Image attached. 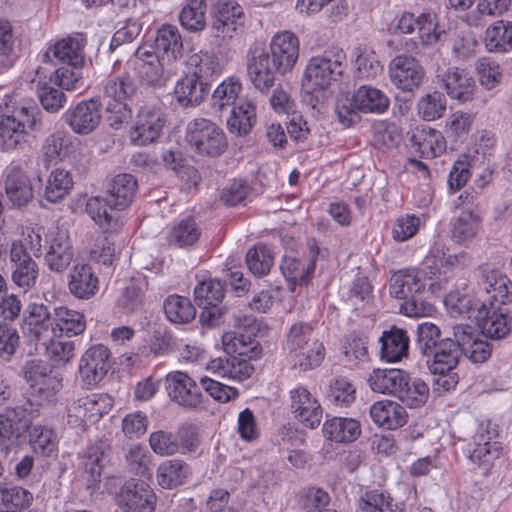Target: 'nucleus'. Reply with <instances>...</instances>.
<instances>
[{
    "instance_id": "nucleus-1",
    "label": "nucleus",
    "mask_w": 512,
    "mask_h": 512,
    "mask_svg": "<svg viewBox=\"0 0 512 512\" xmlns=\"http://www.w3.org/2000/svg\"><path fill=\"white\" fill-rule=\"evenodd\" d=\"M137 191L138 181L132 174H117L110 181L105 197L94 196L87 200L86 212L105 233L116 232L122 222L119 217L109 213L108 208L117 211L128 208Z\"/></svg>"
},
{
    "instance_id": "nucleus-2",
    "label": "nucleus",
    "mask_w": 512,
    "mask_h": 512,
    "mask_svg": "<svg viewBox=\"0 0 512 512\" xmlns=\"http://www.w3.org/2000/svg\"><path fill=\"white\" fill-rule=\"evenodd\" d=\"M390 106L386 93L370 84L340 93L335 101V114L339 123L351 127L360 121V114H384Z\"/></svg>"
},
{
    "instance_id": "nucleus-3",
    "label": "nucleus",
    "mask_w": 512,
    "mask_h": 512,
    "mask_svg": "<svg viewBox=\"0 0 512 512\" xmlns=\"http://www.w3.org/2000/svg\"><path fill=\"white\" fill-rule=\"evenodd\" d=\"M39 109L34 105H16L0 116V150L13 152L27 147L33 134L41 129Z\"/></svg>"
},
{
    "instance_id": "nucleus-4",
    "label": "nucleus",
    "mask_w": 512,
    "mask_h": 512,
    "mask_svg": "<svg viewBox=\"0 0 512 512\" xmlns=\"http://www.w3.org/2000/svg\"><path fill=\"white\" fill-rule=\"evenodd\" d=\"M346 54L333 47L310 57L301 76V87L308 94H319L330 89L344 76Z\"/></svg>"
},
{
    "instance_id": "nucleus-5",
    "label": "nucleus",
    "mask_w": 512,
    "mask_h": 512,
    "mask_svg": "<svg viewBox=\"0 0 512 512\" xmlns=\"http://www.w3.org/2000/svg\"><path fill=\"white\" fill-rule=\"evenodd\" d=\"M135 92L136 85L127 73L111 78L105 84V110L112 128L119 129L132 118V110L127 101Z\"/></svg>"
},
{
    "instance_id": "nucleus-6",
    "label": "nucleus",
    "mask_w": 512,
    "mask_h": 512,
    "mask_svg": "<svg viewBox=\"0 0 512 512\" xmlns=\"http://www.w3.org/2000/svg\"><path fill=\"white\" fill-rule=\"evenodd\" d=\"M166 115L157 105H143L137 112L128 137L134 146L143 147L155 142L162 134Z\"/></svg>"
},
{
    "instance_id": "nucleus-7",
    "label": "nucleus",
    "mask_w": 512,
    "mask_h": 512,
    "mask_svg": "<svg viewBox=\"0 0 512 512\" xmlns=\"http://www.w3.org/2000/svg\"><path fill=\"white\" fill-rule=\"evenodd\" d=\"M188 140L199 154L210 157L221 155L228 145L224 131L204 118L195 119L189 125Z\"/></svg>"
},
{
    "instance_id": "nucleus-8",
    "label": "nucleus",
    "mask_w": 512,
    "mask_h": 512,
    "mask_svg": "<svg viewBox=\"0 0 512 512\" xmlns=\"http://www.w3.org/2000/svg\"><path fill=\"white\" fill-rule=\"evenodd\" d=\"M211 31L223 42L236 37L243 27L244 10L235 0H219L212 5Z\"/></svg>"
},
{
    "instance_id": "nucleus-9",
    "label": "nucleus",
    "mask_w": 512,
    "mask_h": 512,
    "mask_svg": "<svg viewBox=\"0 0 512 512\" xmlns=\"http://www.w3.org/2000/svg\"><path fill=\"white\" fill-rule=\"evenodd\" d=\"M463 255L446 254L439 244L435 243L424 258L423 265L428 269V288L432 294H438L446 289L452 277V271L456 268Z\"/></svg>"
},
{
    "instance_id": "nucleus-10",
    "label": "nucleus",
    "mask_w": 512,
    "mask_h": 512,
    "mask_svg": "<svg viewBox=\"0 0 512 512\" xmlns=\"http://www.w3.org/2000/svg\"><path fill=\"white\" fill-rule=\"evenodd\" d=\"M503 450L496 431L479 426L466 444L464 452L472 463L488 469L503 454Z\"/></svg>"
},
{
    "instance_id": "nucleus-11",
    "label": "nucleus",
    "mask_w": 512,
    "mask_h": 512,
    "mask_svg": "<svg viewBox=\"0 0 512 512\" xmlns=\"http://www.w3.org/2000/svg\"><path fill=\"white\" fill-rule=\"evenodd\" d=\"M300 56V41L290 30L275 33L269 44V57L274 69L285 75L293 70Z\"/></svg>"
},
{
    "instance_id": "nucleus-12",
    "label": "nucleus",
    "mask_w": 512,
    "mask_h": 512,
    "mask_svg": "<svg viewBox=\"0 0 512 512\" xmlns=\"http://www.w3.org/2000/svg\"><path fill=\"white\" fill-rule=\"evenodd\" d=\"M113 404V398L105 393L81 397L68 408L69 422L76 425L95 424L111 411Z\"/></svg>"
},
{
    "instance_id": "nucleus-13",
    "label": "nucleus",
    "mask_w": 512,
    "mask_h": 512,
    "mask_svg": "<svg viewBox=\"0 0 512 512\" xmlns=\"http://www.w3.org/2000/svg\"><path fill=\"white\" fill-rule=\"evenodd\" d=\"M45 263L49 270L64 272L71 264L74 251L66 229L52 226L47 230L45 240Z\"/></svg>"
},
{
    "instance_id": "nucleus-14",
    "label": "nucleus",
    "mask_w": 512,
    "mask_h": 512,
    "mask_svg": "<svg viewBox=\"0 0 512 512\" xmlns=\"http://www.w3.org/2000/svg\"><path fill=\"white\" fill-rule=\"evenodd\" d=\"M111 352L103 344H94L81 355L78 365V375L83 385L96 386L107 375Z\"/></svg>"
},
{
    "instance_id": "nucleus-15",
    "label": "nucleus",
    "mask_w": 512,
    "mask_h": 512,
    "mask_svg": "<svg viewBox=\"0 0 512 512\" xmlns=\"http://www.w3.org/2000/svg\"><path fill=\"white\" fill-rule=\"evenodd\" d=\"M102 118V103L99 99L82 100L70 106L63 114L64 122L77 135H88L95 131Z\"/></svg>"
},
{
    "instance_id": "nucleus-16",
    "label": "nucleus",
    "mask_w": 512,
    "mask_h": 512,
    "mask_svg": "<svg viewBox=\"0 0 512 512\" xmlns=\"http://www.w3.org/2000/svg\"><path fill=\"white\" fill-rule=\"evenodd\" d=\"M290 409L294 418L304 427L317 428L322 420L323 409L315 395L303 384L289 391Z\"/></svg>"
},
{
    "instance_id": "nucleus-17",
    "label": "nucleus",
    "mask_w": 512,
    "mask_h": 512,
    "mask_svg": "<svg viewBox=\"0 0 512 512\" xmlns=\"http://www.w3.org/2000/svg\"><path fill=\"white\" fill-rule=\"evenodd\" d=\"M154 500L150 486L144 481L135 480L126 481L115 496L121 512H154Z\"/></svg>"
},
{
    "instance_id": "nucleus-18",
    "label": "nucleus",
    "mask_w": 512,
    "mask_h": 512,
    "mask_svg": "<svg viewBox=\"0 0 512 512\" xmlns=\"http://www.w3.org/2000/svg\"><path fill=\"white\" fill-rule=\"evenodd\" d=\"M388 70L393 85L404 92H413L422 84L425 77V71L420 62L405 54L395 56Z\"/></svg>"
},
{
    "instance_id": "nucleus-19",
    "label": "nucleus",
    "mask_w": 512,
    "mask_h": 512,
    "mask_svg": "<svg viewBox=\"0 0 512 512\" xmlns=\"http://www.w3.org/2000/svg\"><path fill=\"white\" fill-rule=\"evenodd\" d=\"M428 284L429 273L425 266L403 268L391 275L389 292L397 299H408L421 294Z\"/></svg>"
},
{
    "instance_id": "nucleus-20",
    "label": "nucleus",
    "mask_w": 512,
    "mask_h": 512,
    "mask_svg": "<svg viewBox=\"0 0 512 512\" xmlns=\"http://www.w3.org/2000/svg\"><path fill=\"white\" fill-rule=\"evenodd\" d=\"M169 397L184 407H197L202 402V394L197 383L185 372L172 371L165 379Z\"/></svg>"
},
{
    "instance_id": "nucleus-21",
    "label": "nucleus",
    "mask_w": 512,
    "mask_h": 512,
    "mask_svg": "<svg viewBox=\"0 0 512 512\" xmlns=\"http://www.w3.org/2000/svg\"><path fill=\"white\" fill-rule=\"evenodd\" d=\"M86 38L83 34L77 33L57 40L42 55L43 62H49L51 54L60 62L66 63L73 68H80L84 65V48Z\"/></svg>"
},
{
    "instance_id": "nucleus-22",
    "label": "nucleus",
    "mask_w": 512,
    "mask_h": 512,
    "mask_svg": "<svg viewBox=\"0 0 512 512\" xmlns=\"http://www.w3.org/2000/svg\"><path fill=\"white\" fill-rule=\"evenodd\" d=\"M474 320L482 332L491 338L501 339L512 328V318L509 317V311L505 306L494 307L481 303Z\"/></svg>"
},
{
    "instance_id": "nucleus-23",
    "label": "nucleus",
    "mask_w": 512,
    "mask_h": 512,
    "mask_svg": "<svg viewBox=\"0 0 512 512\" xmlns=\"http://www.w3.org/2000/svg\"><path fill=\"white\" fill-rule=\"evenodd\" d=\"M373 423L383 430H397L408 422V413L405 407L390 399H381L374 402L369 409Z\"/></svg>"
},
{
    "instance_id": "nucleus-24",
    "label": "nucleus",
    "mask_w": 512,
    "mask_h": 512,
    "mask_svg": "<svg viewBox=\"0 0 512 512\" xmlns=\"http://www.w3.org/2000/svg\"><path fill=\"white\" fill-rule=\"evenodd\" d=\"M4 190L13 206H25L33 198L31 180L20 166L13 165L6 168Z\"/></svg>"
},
{
    "instance_id": "nucleus-25",
    "label": "nucleus",
    "mask_w": 512,
    "mask_h": 512,
    "mask_svg": "<svg viewBox=\"0 0 512 512\" xmlns=\"http://www.w3.org/2000/svg\"><path fill=\"white\" fill-rule=\"evenodd\" d=\"M407 380L408 373L403 369L374 368L367 378V384L374 393L396 397Z\"/></svg>"
},
{
    "instance_id": "nucleus-26",
    "label": "nucleus",
    "mask_w": 512,
    "mask_h": 512,
    "mask_svg": "<svg viewBox=\"0 0 512 512\" xmlns=\"http://www.w3.org/2000/svg\"><path fill=\"white\" fill-rule=\"evenodd\" d=\"M453 334L460 341L461 353L471 362L484 363L491 357V344L480 338L471 326L457 325Z\"/></svg>"
},
{
    "instance_id": "nucleus-27",
    "label": "nucleus",
    "mask_w": 512,
    "mask_h": 512,
    "mask_svg": "<svg viewBox=\"0 0 512 512\" xmlns=\"http://www.w3.org/2000/svg\"><path fill=\"white\" fill-rule=\"evenodd\" d=\"M68 289L77 299L88 300L99 291V279L88 264H75L68 279Z\"/></svg>"
},
{
    "instance_id": "nucleus-28",
    "label": "nucleus",
    "mask_w": 512,
    "mask_h": 512,
    "mask_svg": "<svg viewBox=\"0 0 512 512\" xmlns=\"http://www.w3.org/2000/svg\"><path fill=\"white\" fill-rule=\"evenodd\" d=\"M433 358L428 362L432 374H442L455 370L461 353V345L456 337H446L433 349Z\"/></svg>"
},
{
    "instance_id": "nucleus-29",
    "label": "nucleus",
    "mask_w": 512,
    "mask_h": 512,
    "mask_svg": "<svg viewBox=\"0 0 512 512\" xmlns=\"http://www.w3.org/2000/svg\"><path fill=\"white\" fill-rule=\"evenodd\" d=\"M482 286L489 295L488 306H506L512 302V282L499 270H487L483 274Z\"/></svg>"
},
{
    "instance_id": "nucleus-30",
    "label": "nucleus",
    "mask_w": 512,
    "mask_h": 512,
    "mask_svg": "<svg viewBox=\"0 0 512 512\" xmlns=\"http://www.w3.org/2000/svg\"><path fill=\"white\" fill-rule=\"evenodd\" d=\"M351 57L353 72L357 79L373 80L383 72L380 57L370 46L355 47Z\"/></svg>"
},
{
    "instance_id": "nucleus-31",
    "label": "nucleus",
    "mask_w": 512,
    "mask_h": 512,
    "mask_svg": "<svg viewBox=\"0 0 512 512\" xmlns=\"http://www.w3.org/2000/svg\"><path fill=\"white\" fill-rule=\"evenodd\" d=\"M85 329L86 319L83 313L63 305L54 308L52 332L55 336H77L82 334Z\"/></svg>"
},
{
    "instance_id": "nucleus-32",
    "label": "nucleus",
    "mask_w": 512,
    "mask_h": 512,
    "mask_svg": "<svg viewBox=\"0 0 512 512\" xmlns=\"http://www.w3.org/2000/svg\"><path fill=\"white\" fill-rule=\"evenodd\" d=\"M206 369L219 377L238 382L250 378L254 371V367L248 360L235 356L211 359Z\"/></svg>"
},
{
    "instance_id": "nucleus-33",
    "label": "nucleus",
    "mask_w": 512,
    "mask_h": 512,
    "mask_svg": "<svg viewBox=\"0 0 512 512\" xmlns=\"http://www.w3.org/2000/svg\"><path fill=\"white\" fill-rule=\"evenodd\" d=\"M380 343V358L387 363L399 362L408 355L409 337L401 328L392 326L383 331Z\"/></svg>"
},
{
    "instance_id": "nucleus-34",
    "label": "nucleus",
    "mask_w": 512,
    "mask_h": 512,
    "mask_svg": "<svg viewBox=\"0 0 512 512\" xmlns=\"http://www.w3.org/2000/svg\"><path fill=\"white\" fill-rule=\"evenodd\" d=\"M271 59L268 53L252 54L247 61V73L250 82L262 93H267L275 82V69L270 66Z\"/></svg>"
},
{
    "instance_id": "nucleus-35",
    "label": "nucleus",
    "mask_w": 512,
    "mask_h": 512,
    "mask_svg": "<svg viewBox=\"0 0 512 512\" xmlns=\"http://www.w3.org/2000/svg\"><path fill=\"white\" fill-rule=\"evenodd\" d=\"M442 82L450 98L462 103L472 100L475 83L464 69L457 67L447 69Z\"/></svg>"
},
{
    "instance_id": "nucleus-36",
    "label": "nucleus",
    "mask_w": 512,
    "mask_h": 512,
    "mask_svg": "<svg viewBox=\"0 0 512 512\" xmlns=\"http://www.w3.org/2000/svg\"><path fill=\"white\" fill-rule=\"evenodd\" d=\"M50 327L52 328V315L48 307L42 303L29 304L24 315V333L40 341L47 335Z\"/></svg>"
},
{
    "instance_id": "nucleus-37",
    "label": "nucleus",
    "mask_w": 512,
    "mask_h": 512,
    "mask_svg": "<svg viewBox=\"0 0 512 512\" xmlns=\"http://www.w3.org/2000/svg\"><path fill=\"white\" fill-rule=\"evenodd\" d=\"M323 436L335 443H351L361 434L360 423L353 418L332 417L322 426Z\"/></svg>"
},
{
    "instance_id": "nucleus-38",
    "label": "nucleus",
    "mask_w": 512,
    "mask_h": 512,
    "mask_svg": "<svg viewBox=\"0 0 512 512\" xmlns=\"http://www.w3.org/2000/svg\"><path fill=\"white\" fill-rule=\"evenodd\" d=\"M188 72L201 81L219 76L224 66L214 52L200 50L187 58Z\"/></svg>"
},
{
    "instance_id": "nucleus-39",
    "label": "nucleus",
    "mask_w": 512,
    "mask_h": 512,
    "mask_svg": "<svg viewBox=\"0 0 512 512\" xmlns=\"http://www.w3.org/2000/svg\"><path fill=\"white\" fill-rule=\"evenodd\" d=\"M224 286L221 281L216 279H207L200 282L194 289L195 302L198 306L202 307L204 311L201 313L200 318L206 321V316H209V323L213 324L210 316L212 315L209 310L211 307H216L222 302L224 298Z\"/></svg>"
},
{
    "instance_id": "nucleus-40",
    "label": "nucleus",
    "mask_w": 512,
    "mask_h": 512,
    "mask_svg": "<svg viewBox=\"0 0 512 512\" xmlns=\"http://www.w3.org/2000/svg\"><path fill=\"white\" fill-rule=\"evenodd\" d=\"M155 46L162 57L175 64L183 54V42L178 28L172 24H163L157 30Z\"/></svg>"
},
{
    "instance_id": "nucleus-41",
    "label": "nucleus",
    "mask_w": 512,
    "mask_h": 512,
    "mask_svg": "<svg viewBox=\"0 0 512 512\" xmlns=\"http://www.w3.org/2000/svg\"><path fill=\"white\" fill-rule=\"evenodd\" d=\"M256 122V107L248 98L240 99L232 106L231 114L227 119V126L231 133L247 135Z\"/></svg>"
},
{
    "instance_id": "nucleus-42",
    "label": "nucleus",
    "mask_w": 512,
    "mask_h": 512,
    "mask_svg": "<svg viewBox=\"0 0 512 512\" xmlns=\"http://www.w3.org/2000/svg\"><path fill=\"white\" fill-rule=\"evenodd\" d=\"M204 83L189 72L182 76L175 84L174 95L182 106L199 105L205 97Z\"/></svg>"
},
{
    "instance_id": "nucleus-43",
    "label": "nucleus",
    "mask_w": 512,
    "mask_h": 512,
    "mask_svg": "<svg viewBox=\"0 0 512 512\" xmlns=\"http://www.w3.org/2000/svg\"><path fill=\"white\" fill-rule=\"evenodd\" d=\"M175 74L174 63L160 57L145 64H139L141 80L151 87H163Z\"/></svg>"
},
{
    "instance_id": "nucleus-44",
    "label": "nucleus",
    "mask_w": 512,
    "mask_h": 512,
    "mask_svg": "<svg viewBox=\"0 0 512 512\" xmlns=\"http://www.w3.org/2000/svg\"><path fill=\"white\" fill-rule=\"evenodd\" d=\"M190 474L189 465L181 459L165 460L157 468L158 484L164 489H172L182 485Z\"/></svg>"
},
{
    "instance_id": "nucleus-45",
    "label": "nucleus",
    "mask_w": 512,
    "mask_h": 512,
    "mask_svg": "<svg viewBox=\"0 0 512 512\" xmlns=\"http://www.w3.org/2000/svg\"><path fill=\"white\" fill-rule=\"evenodd\" d=\"M484 41L490 52L512 51V22L501 19L490 24L485 31Z\"/></svg>"
},
{
    "instance_id": "nucleus-46",
    "label": "nucleus",
    "mask_w": 512,
    "mask_h": 512,
    "mask_svg": "<svg viewBox=\"0 0 512 512\" xmlns=\"http://www.w3.org/2000/svg\"><path fill=\"white\" fill-rule=\"evenodd\" d=\"M200 235L201 231L191 217L180 220L165 232L167 243L175 248L193 246L199 240Z\"/></svg>"
},
{
    "instance_id": "nucleus-47",
    "label": "nucleus",
    "mask_w": 512,
    "mask_h": 512,
    "mask_svg": "<svg viewBox=\"0 0 512 512\" xmlns=\"http://www.w3.org/2000/svg\"><path fill=\"white\" fill-rule=\"evenodd\" d=\"M412 140L423 158H435L446 151V140L442 133L431 127H423L413 134Z\"/></svg>"
},
{
    "instance_id": "nucleus-48",
    "label": "nucleus",
    "mask_w": 512,
    "mask_h": 512,
    "mask_svg": "<svg viewBox=\"0 0 512 512\" xmlns=\"http://www.w3.org/2000/svg\"><path fill=\"white\" fill-rule=\"evenodd\" d=\"M482 302L460 290L450 291L444 298V305L452 317L474 319Z\"/></svg>"
},
{
    "instance_id": "nucleus-49",
    "label": "nucleus",
    "mask_w": 512,
    "mask_h": 512,
    "mask_svg": "<svg viewBox=\"0 0 512 512\" xmlns=\"http://www.w3.org/2000/svg\"><path fill=\"white\" fill-rule=\"evenodd\" d=\"M280 269L285 279L289 282L291 290H294L296 285L308 283L315 272V265L314 261L305 263L295 257L284 256Z\"/></svg>"
},
{
    "instance_id": "nucleus-50",
    "label": "nucleus",
    "mask_w": 512,
    "mask_h": 512,
    "mask_svg": "<svg viewBox=\"0 0 512 512\" xmlns=\"http://www.w3.org/2000/svg\"><path fill=\"white\" fill-rule=\"evenodd\" d=\"M481 228V219L470 209H463L452 222L451 235L457 243L472 241Z\"/></svg>"
},
{
    "instance_id": "nucleus-51",
    "label": "nucleus",
    "mask_w": 512,
    "mask_h": 512,
    "mask_svg": "<svg viewBox=\"0 0 512 512\" xmlns=\"http://www.w3.org/2000/svg\"><path fill=\"white\" fill-rule=\"evenodd\" d=\"M72 147L70 136L63 130H57L46 137L42 153L46 162L57 163L69 157Z\"/></svg>"
},
{
    "instance_id": "nucleus-52",
    "label": "nucleus",
    "mask_w": 512,
    "mask_h": 512,
    "mask_svg": "<svg viewBox=\"0 0 512 512\" xmlns=\"http://www.w3.org/2000/svg\"><path fill=\"white\" fill-rule=\"evenodd\" d=\"M243 87L239 77L228 76L217 85L212 93V103L214 107L222 110L226 107L233 106L238 103L241 97Z\"/></svg>"
},
{
    "instance_id": "nucleus-53",
    "label": "nucleus",
    "mask_w": 512,
    "mask_h": 512,
    "mask_svg": "<svg viewBox=\"0 0 512 512\" xmlns=\"http://www.w3.org/2000/svg\"><path fill=\"white\" fill-rule=\"evenodd\" d=\"M33 495L19 486L0 483V512H18L31 505Z\"/></svg>"
},
{
    "instance_id": "nucleus-54",
    "label": "nucleus",
    "mask_w": 512,
    "mask_h": 512,
    "mask_svg": "<svg viewBox=\"0 0 512 512\" xmlns=\"http://www.w3.org/2000/svg\"><path fill=\"white\" fill-rule=\"evenodd\" d=\"M358 506L367 512H401V506L384 490L365 491L359 498Z\"/></svg>"
},
{
    "instance_id": "nucleus-55",
    "label": "nucleus",
    "mask_w": 512,
    "mask_h": 512,
    "mask_svg": "<svg viewBox=\"0 0 512 512\" xmlns=\"http://www.w3.org/2000/svg\"><path fill=\"white\" fill-rule=\"evenodd\" d=\"M29 444L35 454L50 457L57 452L58 438L52 428L34 425L29 432Z\"/></svg>"
},
{
    "instance_id": "nucleus-56",
    "label": "nucleus",
    "mask_w": 512,
    "mask_h": 512,
    "mask_svg": "<svg viewBox=\"0 0 512 512\" xmlns=\"http://www.w3.org/2000/svg\"><path fill=\"white\" fill-rule=\"evenodd\" d=\"M325 357L324 345L318 341H312L303 347L298 353L288 358L292 368L306 372L320 366Z\"/></svg>"
},
{
    "instance_id": "nucleus-57",
    "label": "nucleus",
    "mask_w": 512,
    "mask_h": 512,
    "mask_svg": "<svg viewBox=\"0 0 512 512\" xmlns=\"http://www.w3.org/2000/svg\"><path fill=\"white\" fill-rule=\"evenodd\" d=\"M205 0H188L183 6L179 19L183 28L190 32H200L206 27Z\"/></svg>"
},
{
    "instance_id": "nucleus-58",
    "label": "nucleus",
    "mask_w": 512,
    "mask_h": 512,
    "mask_svg": "<svg viewBox=\"0 0 512 512\" xmlns=\"http://www.w3.org/2000/svg\"><path fill=\"white\" fill-rule=\"evenodd\" d=\"M475 122V114L456 111L450 114L445 126L444 132L446 136L453 142H464Z\"/></svg>"
},
{
    "instance_id": "nucleus-59",
    "label": "nucleus",
    "mask_w": 512,
    "mask_h": 512,
    "mask_svg": "<svg viewBox=\"0 0 512 512\" xmlns=\"http://www.w3.org/2000/svg\"><path fill=\"white\" fill-rule=\"evenodd\" d=\"M164 312L167 319L176 324L188 323L196 315L191 301L180 295H170L164 302Z\"/></svg>"
},
{
    "instance_id": "nucleus-60",
    "label": "nucleus",
    "mask_w": 512,
    "mask_h": 512,
    "mask_svg": "<svg viewBox=\"0 0 512 512\" xmlns=\"http://www.w3.org/2000/svg\"><path fill=\"white\" fill-rule=\"evenodd\" d=\"M417 114L424 121L440 119L446 112L447 100L443 93L433 91L420 97L417 102Z\"/></svg>"
},
{
    "instance_id": "nucleus-61",
    "label": "nucleus",
    "mask_w": 512,
    "mask_h": 512,
    "mask_svg": "<svg viewBox=\"0 0 512 512\" xmlns=\"http://www.w3.org/2000/svg\"><path fill=\"white\" fill-rule=\"evenodd\" d=\"M73 188L71 174L64 169H54L45 187V197L51 203H56L66 197Z\"/></svg>"
},
{
    "instance_id": "nucleus-62",
    "label": "nucleus",
    "mask_w": 512,
    "mask_h": 512,
    "mask_svg": "<svg viewBox=\"0 0 512 512\" xmlns=\"http://www.w3.org/2000/svg\"><path fill=\"white\" fill-rule=\"evenodd\" d=\"M312 341H318L313 337V328L311 325L303 322L294 323L286 335L284 350L287 353V358L298 353L303 347L307 346Z\"/></svg>"
},
{
    "instance_id": "nucleus-63",
    "label": "nucleus",
    "mask_w": 512,
    "mask_h": 512,
    "mask_svg": "<svg viewBox=\"0 0 512 512\" xmlns=\"http://www.w3.org/2000/svg\"><path fill=\"white\" fill-rule=\"evenodd\" d=\"M403 404L410 408H417L423 406L429 397V387L420 378L408 380L406 385L401 387V391L396 395Z\"/></svg>"
},
{
    "instance_id": "nucleus-64",
    "label": "nucleus",
    "mask_w": 512,
    "mask_h": 512,
    "mask_svg": "<svg viewBox=\"0 0 512 512\" xmlns=\"http://www.w3.org/2000/svg\"><path fill=\"white\" fill-rule=\"evenodd\" d=\"M417 33L423 45H433L440 40L443 30L434 11L425 9L418 15Z\"/></svg>"
}]
</instances>
